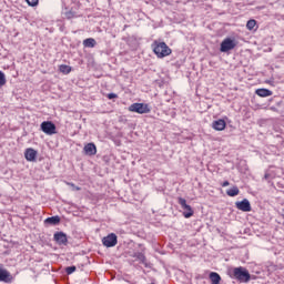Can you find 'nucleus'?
Instances as JSON below:
<instances>
[{
    "label": "nucleus",
    "mask_w": 284,
    "mask_h": 284,
    "mask_svg": "<svg viewBox=\"0 0 284 284\" xmlns=\"http://www.w3.org/2000/svg\"><path fill=\"white\" fill-rule=\"evenodd\" d=\"M152 48L158 59H165V57H170L172 54V49H170L165 42L154 41Z\"/></svg>",
    "instance_id": "nucleus-1"
},
{
    "label": "nucleus",
    "mask_w": 284,
    "mask_h": 284,
    "mask_svg": "<svg viewBox=\"0 0 284 284\" xmlns=\"http://www.w3.org/2000/svg\"><path fill=\"white\" fill-rule=\"evenodd\" d=\"M233 276L237 281H241V283H247L251 278L250 272L246 268L243 267H235L233 270Z\"/></svg>",
    "instance_id": "nucleus-2"
},
{
    "label": "nucleus",
    "mask_w": 284,
    "mask_h": 284,
    "mask_svg": "<svg viewBox=\"0 0 284 284\" xmlns=\"http://www.w3.org/2000/svg\"><path fill=\"white\" fill-rule=\"evenodd\" d=\"M129 112H136V114H149L150 106L145 103H133L129 106Z\"/></svg>",
    "instance_id": "nucleus-3"
},
{
    "label": "nucleus",
    "mask_w": 284,
    "mask_h": 284,
    "mask_svg": "<svg viewBox=\"0 0 284 284\" xmlns=\"http://www.w3.org/2000/svg\"><path fill=\"white\" fill-rule=\"evenodd\" d=\"M40 128L44 134L52 136V134H57V125L52 121H44L40 124Z\"/></svg>",
    "instance_id": "nucleus-4"
},
{
    "label": "nucleus",
    "mask_w": 284,
    "mask_h": 284,
    "mask_svg": "<svg viewBox=\"0 0 284 284\" xmlns=\"http://www.w3.org/2000/svg\"><path fill=\"white\" fill-rule=\"evenodd\" d=\"M178 203L179 205H181L182 210H184L183 215L185 219L194 216V211L192 210V206L187 204V201L185 199L179 197Z\"/></svg>",
    "instance_id": "nucleus-5"
},
{
    "label": "nucleus",
    "mask_w": 284,
    "mask_h": 284,
    "mask_svg": "<svg viewBox=\"0 0 284 284\" xmlns=\"http://www.w3.org/2000/svg\"><path fill=\"white\" fill-rule=\"evenodd\" d=\"M234 48H236V42L231 38L224 39L220 44L221 52H230V50H234Z\"/></svg>",
    "instance_id": "nucleus-6"
},
{
    "label": "nucleus",
    "mask_w": 284,
    "mask_h": 284,
    "mask_svg": "<svg viewBox=\"0 0 284 284\" xmlns=\"http://www.w3.org/2000/svg\"><path fill=\"white\" fill-rule=\"evenodd\" d=\"M116 243H119V237L114 233H110L102 239V244L104 245V247H114Z\"/></svg>",
    "instance_id": "nucleus-7"
},
{
    "label": "nucleus",
    "mask_w": 284,
    "mask_h": 284,
    "mask_svg": "<svg viewBox=\"0 0 284 284\" xmlns=\"http://www.w3.org/2000/svg\"><path fill=\"white\" fill-rule=\"evenodd\" d=\"M235 206L237 210H241V212H252V204H250V200L244 199L241 202H236Z\"/></svg>",
    "instance_id": "nucleus-8"
},
{
    "label": "nucleus",
    "mask_w": 284,
    "mask_h": 284,
    "mask_svg": "<svg viewBox=\"0 0 284 284\" xmlns=\"http://www.w3.org/2000/svg\"><path fill=\"white\" fill-rule=\"evenodd\" d=\"M53 240L55 243H58V245H68V235L63 232H55Z\"/></svg>",
    "instance_id": "nucleus-9"
},
{
    "label": "nucleus",
    "mask_w": 284,
    "mask_h": 284,
    "mask_svg": "<svg viewBox=\"0 0 284 284\" xmlns=\"http://www.w3.org/2000/svg\"><path fill=\"white\" fill-rule=\"evenodd\" d=\"M227 123H225V120L220 119V120H215L212 123V128L213 130H216L217 132H223V130H225Z\"/></svg>",
    "instance_id": "nucleus-10"
},
{
    "label": "nucleus",
    "mask_w": 284,
    "mask_h": 284,
    "mask_svg": "<svg viewBox=\"0 0 284 284\" xmlns=\"http://www.w3.org/2000/svg\"><path fill=\"white\" fill-rule=\"evenodd\" d=\"M0 281L2 283H12V274L8 270L0 268Z\"/></svg>",
    "instance_id": "nucleus-11"
},
{
    "label": "nucleus",
    "mask_w": 284,
    "mask_h": 284,
    "mask_svg": "<svg viewBox=\"0 0 284 284\" xmlns=\"http://www.w3.org/2000/svg\"><path fill=\"white\" fill-rule=\"evenodd\" d=\"M24 158L27 159V161H31V162L37 161V150L32 148L27 149L24 152Z\"/></svg>",
    "instance_id": "nucleus-12"
},
{
    "label": "nucleus",
    "mask_w": 284,
    "mask_h": 284,
    "mask_svg": "<svg viewBox=\"0 0 284 284\" xmlns=\"http://www.w3.org/2000/svg\"><path fill=\"white\" fill-rule=\"evenodd\" d=\"M84 152L85 154H88L89 156H94V154H97V145L94 143H88L84 146Z\"/></svg>",
    "instance_id": "nucleus-13"
},
{
    "label": "nucleus",
    "mask_w": 284,
    "mask_h": 284,
    "mask_svg": "<svg viewBox=\"0 0 284 284\" xmlns=\"http://www.w3.org/2000/svg\"><path fill=\"white\" fill-rule=\"evenodd\" d=\"M44 223L48 225H59L61 223V217L59 215L47 217Z\"/></svg>",
    "instance_id": "nucleus-14"
},
{
    "label": "nucleus",
    "mask_w": 284,
    "mask_h": 284,
    "mask_svg": "<svg viewBox=\"0 0 284 284\" xmlns=\"http://www.w3.org/2000/svg\"><path fill=\"white\" fill-rule=\"evenodd\" d=\"M209 278L211 284H221V275L216 272H211Z\"/></svg>",
    "instance_id": "nucleus-15"
},
{
    "label": "nucleus",
    "mask_w": 284,
    "mask_h": 284,
    "mask_svg": "<svg viewBox=\"0 0 284 284\" xmlns=\"http://www.w3.org/2000/svg\"><path fill=\"white\" fill-rule=\"evenodd\" d=\"M255 94H257V97H262V98L272 97V91L268 89H257L255 91Z\"/></svg>",
    "instance_id": "nucleus-16"
},
{
    "label": "nucleus",
    "mask_w": 284,
    "mask_h": 284,
    "mask_svg": "<svg viewBox=\"0 0 284 284\" xmlns=\"http://www.w3.org/2000/svg\"><path fill=\"white\" fill-rule=\"evenodd\" d=\"M84 48H94L97 45V40L94 38H88L83 41Z\"/></svg>",
    "instance_id": "nucleus-17"
},
{
    "label": "nucleus",
    "mask_w": 284,
    "mask_h": 284,
    "mask_svg": "<svg viewBox=\"0 0 284 284\" xmlns=\"http://www.w3.org/2000/svg\"><path fill=\"white\" fill-rule=\"evenodd\" d=\"M240 192L239 186H233L226 191V194L227 196H239Z\"/></svg>",
    "instance_id": "nucleus-18"
},
{
    "label": "nucleus",
    "mask_w": 284,
    "mask_h": 284,
    "mask_svg": "<svg viewBox=\"0 0 284 284\" xmlns=\"http://www.w3.org/2000/svg\"><path fill=\"white\" fill-rule=\"evenodd\" d=\"M59 70L62 72V74H70V72H72V68L68 64L60 65Z\"/></svg>",
    "instance_id": "nucleus-19"
},
{
    "label": "nucleus",
    "mask_w": 284,
    "mask_h": 284,
    "mask_svg": "<svg viewBox=\"0 0 284 284\" xmlns=\"http://www.w3.org/2000/svg\"><path fill=\"white\" fill-rule=\"evenodd\" d=\"M247 30H254L256 28V20H248L246 23Z\"/></svg>",
    "instance_id": "nucleus-20"
},
{
    "label": "nucleus",
    "mask_w": 284,
    "mask_h": 284,
    "mask_svg": "<svg viewBox=\"0 0 284 284\" xmlns=\"http://www.w3.org/2000/svg\"><path fill=\"white\" fill-rule=\"evenodd\" d=\"M135 258H138V261H141V263H145V254L141 252L135 253Z\"/></svg>",
    "instance_id": "nucleus-21"
},
{
    "label": "nucleus",
    "mask_w": 284,
    "mask_h": 284,
    "mask_svg": "<svg viewBox=\"0 0 284 284\" xmlns=\"http://www.w3.org/2000/svg\"><path fill=\"white\" fill-rule=\"evenodd\" d=\"M4 84H6V73H3V71L0 70V88H3Z\"/></svg>",
    "instance_id": "nucleus-22"
},
{
    "label": "nucleus",
    "mask_w": 284,
    "mask_h": 284,
    "mask_svg": "<svg viewBox=\"0 0 284 284\" xmlns=\"http://www.w3.org/2000/svg\"><path fill=\"white\" fill-rule=\"evenodd\" d=\"M26 2H27L28 6H30L31 8H37V6H39V0H26Z\"/></svg>",
    "instance_id": "nucleus-23"
},
{
    "label": "nucleus",
    "mask_w": 284,
    "mask_h": 284,
    "mask_svg": "<svg viewBox=\"0 0 284 284\" xmlns=\"http://www.w3.org/2000/svg\"><path fill=\"white\" fill-rule=\"evenodd\" d=\"M74 272H77V266H68L67 268H65V273L67 274H74Z\"/></svg>",
    "instance_id": "nucleus-24"
},
{
    "label": "nucleus",
    "mask_w": 284,
    "mask_h": 284,
    "mask_svg": "<svg viewBox=\"0 0 284 284\" xmlns=\"http://www.w3.org/2000/svg\"><path fill=\"white\" fill-rule=\"evenodd\" d=\"M65 16H67V19H72V18H74V12L68 11V12L65 13Z\"/></svg>",
    "instance_id": "nucleus-25"
},
{
    "label": "nucleus",
    "mask_w": 284,
    "mask_h": 284,
    "mask_svg": "<svg viewBox=\"0 0 284 284\" xmlns=\"http://www.w3.org/2000/svg\"><path fill=\"white\" fill-rule=\"evenodd\" d=\"M119 95H116V93H109L108 94V99L112 100V99H116Z\"/></svg>",
    "instance_id": "nucleus-26"
},
{
    "label": "nucleus",
    "mask_w": 284,
    "mask_h": 284,
    "mask_svg": "<svg viewBox=\"0 0 284 284\" xmlns=\"http://www.w3.org/2000/svg\"><path fill=\"white\" fill-rule=\"evenodd\" d=\"M227 185H230V181H224V182L222 183V187H227Z\"/></svg>",
    "instance_id": "nucleus-27"
},
{
    "label": "nucleus",
    "mask_w": 284,
    "mask_h": 284,
    "mask_svg": "<svg viewBox=\"0 0 284 284\" xmlns=\"http://www.w3.org/2000/svg\"><path fill=\"white\" fill-rule=\"evenodd\" d=\"M280 214H281L282 219L284 220V209H282Z\"/></svg>",
    "instance_id": "nucleus-28"
},
{
    "label": "nucleus",
    "mask_w": 284,
    "mask_h": 284,
    "mask_svg": "<svg viewBox=\"0 0 284 284\" xmlns=\"http://www.w3.org/2000/svg\"><path fill=\"white\" fill-rule=\"evenodd\" d=\"M264 179H265V180L270 179V174H268V173H265Z\"/></svg>",
    "instance_id": "nucleus-29"
},
{
    "label": "nucleus",
    "mask_w": 284,
    "mask_h": 284,
    "mask_svg": "<svg viewBox=\"0 0 284 284\" xmlns=\"http://www.w3.org/2000/svg\"><path fill=\"white\" fill-rule=\"evenodd\" d=\"M73 187H74V190H77V192H79L81 190V187H79V186H73Z\"/></svg>",
    "instance_id": "nucleus-30"
}]
</instances>
